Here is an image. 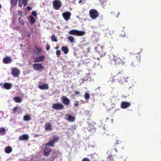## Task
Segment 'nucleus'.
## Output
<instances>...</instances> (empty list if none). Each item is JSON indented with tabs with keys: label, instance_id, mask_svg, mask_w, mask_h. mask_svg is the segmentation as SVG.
Listing matches in <instances>:
<instances>
[{
	"label": "nucleus",
	"instance_id": "f257e3e1",
	"mask_svg": "<svg viewBox=\"0 0 161 161\" xmlns=\"http://www.w3.org/2000/svg\"><path fill=\"white\" fill-rule=\"evenodd\" d=\"M109 62L112 65H116L117 66H123L125 63V58H121L112 54L109 55Z\"/></svg>",
	"mask_w": 161,
	"mask_h": 161
},
{
	"label": "nucleus",
	"instance_id": "f03ea898",
	"mask_svg": "<svg viewBox=\"0 0 161 161\" xmlns=\"http://www.w3.org/2000/svg\"><path fill=\"white\" fill-rule=\"evenodd\" d=\"M129 77H126V79L125 78L124 75L123 74L119 73L115 76H113L110 79L109 82L111 83L118 81L119 83H122L124 82L128 81Z\"/></svg>",
	"mask_w": 161,
	"mask_h": 161
},
{
	"label": "nucleus",
	"instance_id": "7ed1b4c3",
	"mask_svg": "<svg viewBox=\"0 0 161 161\" xmlns=\"http://www.w3.org/2000/svg\"><path fill=\"white\" fill-rule=\"evenodd\" d=\"M28 0H19V6L21 7L23 4H24V6L25 7L28 4ZM17 2V0H11L10 1L11 4L13 6H15Z\"/></svg>",
	"mask_w": 161,
	"mask_h": 161
},
{
	"label": "nucleus",
	"instance_id": "20e7f679",
	"mask_svg": "<svg viewBox=\"0 0 161 161\" xmlns=\"http://www.w3.org/2000/svg\"><path fill=\"white\" fill-rule=\"evenodd\" d=\"M68 33L69 34L77 36H82L86 34L84 31H80L77 30H72L70 31Z\"/></svg>",
	"mask_w": 161,
	"mask_h": 161
},
{
	"label": "nucleus",
	"instance_id": "39448f33",
	"mask_svg": "<svg viewBox=\"0 0 161 161\" xmlns=\"http://www.w3.org/2000/svg\"><path fill=\"white\" fill-rule=\"evenodd\" d=\"M90 17L92 19H95L98 16V13L96 9H91L89 12Z\"/></svg>",
	"mask_w": 161,
	"mask_h": 161
},
{
	"label": "nucleus",
	"instance_id": "423d86ee",
	"mask_svg": "<svg viewBox=\"0 0 161 161\" xmlns=\"http://www.w3.org/2000/svg\"><path fill=\"white\" fill-rule=\"evenodd\" d=\"M32 66L33 69L36 71H41L44 69L43 65L40 63H34Z\"/></svg>",
	"mask_w": 161,
	"mask_h": 161
},
{
	"label": "nucleus",
	"instance_id": "0eeeda50",
	"mask_svg": "<svg viewBox=\"0 0 161 161\" xmlns=\"http://www.w3.org/2000/svg\"><path fill=\"white\" fill-rule=\"evenodd\" d=\"M64 106L61 103H55L53 104L52 108L54 109L58 110H61L64 108Z\"/></svg>",
	"mask_w": 161,
	"mask_h": 161
},
{
	"label": "nucleus",
	"instance_id": "6e6552de",
	"mask_svg": "<svg viewBox=\"0 0 161 161\" xmlns=\"http://www.w3.org/2000/svg\"><path fill=\"white\" fill-rule=\"evenodd\" d=\"M62 5L61 3L58 0H55L53 2V6L54 8L56 10L59 9Z\"/></svg>",
	"mask_w": 161,
	"mask_h": 161
},
{
	"label": "nucleus",
	"instance_id": "1a4fd4ad",
	"mask_svg": "<svg viewBox=\"0 0 161 161\" xmlns=\"http://www.w3.org/2000/svg\"><path fill=\"white\" fill-rule=\"evenodd\" d=\"M59 140V137H57L53 138L51 141L46 144V146L53 147L55 143L58 142Z\"/></svg>",
	"mask_w": 161,
	"mask_h": 161
},
{
	"label": "nucleus",
	"instance_id": "9d476101",
	"mask_svg": "<svg viewBox=\"0 0 161 161\" xmlns=\"http://www.w3.org/2000/svg\"><path fill=\"white\" fill-rule=\"evenodd\" d=\"M12 74L15 77H17L19 75L20 71L19 70L16 68H13L12 69Z\"/></svg>",
	"mask_w": 161,
	"mask_h": 161
},
{
	"label": "nucleus",
	"instance_id": "9b49d317",
	"mask_svg": "<svg viewBox=\"0 0 161 161\" xmlns=\"http://www.w3.org/2000/svg\"><path fill=\"white\" fill-rule=\"evenodd\" d=\"M62 15L64 19L66 21H68L70 18L71 13L69 11H66L63 13Z\"/></svg>",
	"mask_w": 161,
	"mask_h": 161
},
{
	"label": "nucleus",
	"instance_id": "f8f14e48",
	"mask_svg": "<svg viewBox=\"0 0 161 161\" xmlns=\"http://www.w3.org/2000/svg\"><path fill=\"white\" fill-rule=\"evenodd\" d=\"M61 101L63 103L66 105H69L70 103V100L69 99L65 96L62 97Z\"/></svg>",
	"mask_w": 161,
	"mask_h": 161
},
{
	"label": "nucleus",
	"instance_id": "ddd939ff",
	"mask_svg": "<svg viewBox=\"0 0 161 161\" xmlns=\"http://www.w3.org/2000/svg\"><path fill=\"white\" fill-rule=\"evenodd\" d=\"M130 105V103L128 102H122L121 104V107L123 109H125Z\"/></svg>",
	"mask_w": 161,
	"mask_h": 161
},
{
	"label": "nucleus",
	"instance_id": "4468645a",
	"mask_svg": "<svg viewBox=\"0 0 161 161\" xmlns=\"http://www.w3.org/2000/svg\"><path fill=\"white\" fill-rule=\"evenodd\" d=\"M136 59L134 60V61L131 64L133 66L137 65L140 62L141 58L140 56L136 57Z\"/></svg>",
	"mask_w": 161,
	"mask_h": 161
},
{
	"label": "nucleus",
	"instance_id": "2eb2a0df",
	"mask_svg": "<svg viewBox=\"0 0 161 161\" xmlns=\"http://www.w3.org/2000/svg\"><path fill=\"white\" fill-rule=\"evenodd\" d=\"M12 62L11 58L8 56H6L3 59V62L5 64H9Z\"/></svg>",
	"mask_w": 161,
	"mask_h": 161
},
{
	"label": "nucleus",
	"instance_id": "dca6fc26",
	"mask_svg": "<svg viewBox=\"0 0 161 161\" xmlns=\"http://www.w3.org/2000/svg\"><path fill=\"white\" fill-rule=\"evenodd\" d=\"M3 87L6 90H9L12 87V85L11 83L5 82L3 84Z\"/></svg>",
	"mask_w": 161,
	"mask_h": 161
},
{
	"label": "nucleus",
	"instance_id": "f3484780",
	"mask_svg": "<svg viewBox=\"0 0 161 161\" xmlns=\"http://www.w3.org/2000/svg\"><path fill=\"white\" fill-rule=\"evenodd\" d=\"M45 130H46L51 131L52 130V124L49 123H47L45 125Z\"/></svg>",
	"mask_w": 161,
	"mask_h": 161
},
{
	"label": "nucleus",
	"instance_id": "a211bd4d",
	"mask_svg": "<svg viewBox=\"0 0 161 161\" xmlns=\"http://www.w3.org/2000/svg\"><path fill=\"white\" fill-rule=\"evenodd\" d=\"M45 56L43 55H42L39 57L36 58L34 60V62L36 63L41 62L45 59Z\"/></svg>",
	"mask_w": 161,
	"mask_h": 161
},
{
	"label": "nucleus",
	"instance_id": "6ab92c4d",
	"mask_svg": "<svg viewBox=\"0 0 161 161\" xmlns=\"http://www.w3.org/2000/svg\"><path fill=\"white\" fill-rule=\"evenodd\" d=\"M52 150L51 148L46 147L44 151V155L45 156H48L51 152Z\"/></svg>",
	"mask_w": 161,
	"mask_h": 161
},
{
	"label": "nucleus",
	"instance_id": "aec40b11",
	"mask_svg": "<svg viewBox=\"0 0 161 161\" xmlns=\"http://www.w3.org/2000/svg\"><path fill=\"white\" fill-rule=\"evenodd\" d=\"M29 139V136L27 135H22L19 137V139L20 141L27 140Z\"/></svg>",
	"mask_w": 161,
	"mask_h": 161
},
{
	"label": "nucleus",
	"instance_id": "412c9836",
	"mask_svg": "<svg viewBox=\"0 0 161 161\" xmlns=\"http://www.w3.org/2000/svg\"><path fill=\"white\" fill-rule=\"evenodd\" d=\"M38 88L41 90L48 89L49 88V86L47 84H44L42 85H39Z\"/></svg>",
	"mask_w": 161,
	"mask_h": 161
},
{
	"label": "nucleus",
	"instance_id": "4be33fe9",
	"mask_svg": "<svg viewBox=\"0 0 161 161\" xmlns=\"http://www.w3.org/2000/svg\"><path fill=\"white\" fill-rule=\"evenodd\" d=\"M75 120V118L74 116H72L71 115H69L68 116L67 118V120L69 122H74Z\"/></svg>",
	"mask_w": 161,
	"mask_h": 161
},
{
	"label": "nucleus",
	"instance_id": "5701e85b",
	"mask_svg": "<svg viewBox=\"0 0 161 161\" xmlns=\"http://www.w3.org/2000/svg\"><path fill=\"white\" fill-rule=\"evenodd\" d=\"M12 151V149L10 147L8 146L6 147L5 148V151L7 154H9L11 153Z\"/></svg>",
	"mask_w": 161,
	"mask_h": 161
},
{
	"label": "nucleus",
	"instance_id": "b1692460",
	"mask_svg": "<svg viewBox=\"0 0 161 161\" xmlns=\"http://www.w3.org/2000/svg\"><path fill=\"white\" fill-rule=\"evenodd\" d=\"M90 156L91 157V159L93 161H96L97 160L98 156L96 154H90Z\"/></svg>",
	"mask_w": 161,
	"mask_h": 161
},
{
	"label": "nucleus",
	"instance_id": "393cba45",
	"mask_svg": "<svg viewBox=\"0 0 161 161\" xmlns=\"http://www.w3.org/2000/svg\"><path fill=\"white\" fill-rule=\"evenodd\" d=\"M61 49L62 51H63L65 54H67L69 52V49L66 47L63 46L61 47Z\"/></svg>",
	"mask_w": 161,
	"mask_h": 161
},
{
	"label": "nucleus",
	"instance_id": "a878e982",
	"mask_svg": "<svg viewBox=\"0 0 161 161\" xmlns=\"http://www.w3.org/2000/svg\"><path fill=\"white\" fill-rule=\"evenodd\" d=\"M31 119V118L30 116L27 114L23 117V120L25 121H29Z\"/></svg>",
	"mask_w": 161,
	"mask_h": 161
},
{
	"label": "nucleus",
	"instance_id": "bb28decb",
	"mask_svg": "<svg viewBox=\"0 0 161 161\" xmlns=\"http://www.w3.org/2000/svg\"><path fill=\"white\" fill-rule=\"evenodd\" d=\"M14 100L15 103H20L21 102L22 100L19 97H15L14 98Z\"/></svg>",
	"mask_w": 161,
	"mask_h": 161
},
{
	"label": "nucleus",
	"instance_id": "cd10ccee",
	"mask_svg": "<svg viewBox=\"0 0 161 161\" xmlns=\"http://www.w3.org/2000/svg\"><path fill=\"white\" fill-rule=\"evenodd\" d=\"M6 133L5 129L3 127L0 128V134L1 135H4Z\"/></svg>",
	"mask_w": 161,
	"mask_h": 161
},
{
	"label": "nucleus",
	"instance_id": "c85d7f7f",
	"mask_svg": "<svg viewBox=\"0 0 161 161\" xmlns=\"http://www.w3.org/2000/svg\"><path fill=\"white\" fill-rule=\"evenodd\" d=\"M29 17L30 18V23L31 24L34 23L36 21L35 18L31 15H30Z\"/></svg>",
	"mask_w": 161,
	"mask_h": 161
},
{
	"label": "nucleus",
	"instance_id": "c756f323",
	"mask_svg": "<svg viewBox=\"0 0 161 161\" xmlns=\"http://www.w3.org/2000/svg\"><path fill=\"white\" fill-rule=\"evenodd\" d=\"M112 155H109L107 157V160L106 161H114Z\"/></svg>",
	"mask_w": 161,
	"mask_h": 161
},
{
	"label": "nucleus",
	"instance_id": "7c9ffc66",
	"mask_svg": "<svg viewBox=\"0 0 161 161\" xmlns=\"http://www.w3.org/2000/svg\"><path fill=\"white\" fill-rule=\"evenodd\" d=\"M51 38L52 41L54 42H57V37H56L55 36L53 35L51 36Z\"/></svg>",
	"mask_w": 161,
	"mask_h": 161
},
{
	"label": "nucleus",
	"instance_id": "2f4dec72",
	"mask_svg": "<svg viewBox=\"0 0 161 161\" xmlns=\"http://www.w3.org/2000/svg\"><path fill=\"white\" fill-rule=\"evenodd\" d=\"M19 22L21 25H24V24H25V21H24V20L22 19L21 17H20L19 18Z\"/></svg>",
	"mask_w": 161,
	"mask_h": 161
},
{
	"label": "nucleus",
	"instance_id": "473e14b6",
	"mask_svg": "<svg viewBox=\"0 0 161 161\" xmlns=\"http://www.w3.org/2000/svg\"><path fill=\"white\" fill-rule=\"evenodd\" d=\"M25 33L26 36H27V37L30 38L31 37V34L30 32L29 31L25 30Z\"/></svg>",
	"mask_w": 161,
	"mask_h": 161
},
{
	"label": "nucleus",
	"instance_id": "72a5a7b5",
	"mask_svg": "<svg viewBox=\"0 0 161 161\" xmlns=\"http://www.w3.org/2000/svg\"><path fill=\"white\" fill-rule=\"evenodd\" d=\"M68 39L69 41L71 42H74V39L73 36H69L68 37Z\"/></svg>",
	"mask_w": 161,
	"mask_h": 161
},
{
	"label": "nucleus",
	"instance_id": "f704fd0d",
	"mask_svg": "<svg viewBox=\"0 0 161 161\" xmlns=\"http://www.w3.org/2000/svg\"><path fill=\"white\" fill-rule=\"evenodd\" d=\"M90 96L89 94L88 93H86L84 95V97L86 99H89Z\"/></svg>",
	"mask_w": 161,
	"mask_h": 161
},
{
	"label": "nucleus",
	"instance_id": "c9c22d12",
	"mask_svg": "<svg viewBox=\"0 0 161 161\" xmlns=\"http://www.w3.org/2000/svg\"><path fill=\"white\" fill-rule=\"evenodd\" d=\"M35 48L37 50V53H39L42 52V49L40 48H38L37 47H36Z\"/></svg>",
	"mask_w": 161,
	"mask_h": 161
},
{
	"label": "nucleus",
	"instance_id": "e433bc0d",
	"mask_svg": "<svg viewBox=\"0 0 161 161\" xmlns=\"http://www.w3.org/2000/svg\"><path fill=\"white\" fill-rule=\"evenodd\" d=\"M33 53L34 54L33 56L35 58H36L38 56V53L36 52V50L34 51Z\"/></svg>",
	"mask_w": 161,
	"mask_h": 161
},
{
	"label": "nucleus",
	"instance_id": "4c0bfd02",
	"mask_svg": "<svg viewBox=\"0 0 161 161\" xmlns=\"http://www.w3.org/2000/svg\"><path fill=\"white\" fill-rule=\"evenodd\" d=\"M19 108L18 107H15L13 109V111L12 113L13 114H15L16 112L17 111V110Z\"/></svg>",
	"mask_w": 161,
	"mask_h": 161
},
{
	"label": "nucleus",
	"instance_id": "58836bf2",
	"mask_svg": "<svg viewBox=\"0 0 161 161\" xmlns=\"http://www.w3.org/2000/svg\"><path fill=\"white\" fill-rule=\"evenodd\" d=\"M74 105L76 107H78L79 105V102L78 101H75V103L74 104Z\"/></svg>",
	"mask_w": 161,
	"mask_h": 161
},
{
	"label": "nucleus",
	"instance_id": "ea45409f",
	"mask_svg": "<svg viewBox=\"0 0 161 161\" xmlns=\"http://www.w3.org/2000/svg\"><path fill=\"white\" fill-rule=\"evenodd\" d=\"M61 51L60 50H57L56 52V54L57 55H59L61 54Z\"/></svg>",
	"mask_w": 161,
	"mask_h": 161
},
{
	"label": "nucleus",
	"instance_id": "a19ab883",
	"mask_svg": "<svg viewBox=\"0 0 161 161\" xmlns=\"http://www.w3.org/2000/svg\"><path fill=\"white\" fill-rule=\"evenodd\" d=\"M81 161H90V160L87 158H83Z\"/></svg>",
	"mask_w": 161,
	"mask_h": 161
},
{
	"label": "nucleus",
	"instance_id": "79ce46f5",
	"mask_svg": "<svg viewBox=\"0 0 161 161\" xmlns=\"http://www.w3.org/2000/svg\"><path fill=\"white\" fill-rule=\"evenodd\" d=\"M31 14L34 16H36L37 15L35 11H33L31 13Z\"/></svg>",
	"mask_w": 161,
	"mask_h": 161
},
{
	"label": "nucleus",
	"instance_id": "37998d69",
	"mask_svg": "<svg viewBox=\"0 0 161 161\" xmlns=\"http://www.w3.org/2000/svg\"><path fill=\"white\" fill-rule=\"evenodd\" d=\"M46 47L47 50V51L49 50L50 49V45H49L47 44L46 46Z\"/></svg>",
	"mask_w": 161,
	"mask_h": 161
},
{
	"label": "nucleus",
	"instance_id": "c03bdc74",
	"mask_svg": "<svg viewBox=\"0 0 161 161\" xmlns=\"http://www.w3.org/2000/svg\"><path fill=\"white\" fill-rule=\"evenodd\" d=\"M122 32H124H124V31H122ZM120 36H121L122 37H124V36H126V35H125V33H122V34H120Z\"/></svg>",
	"mask_w": 161,
	"mask_h": 161
},
{
	"label": "nucleus",
	"instance_id": "a18cd8bd",
	"mask_svg": "<svg viewBox=\"0 0 161 161\" xmlns=\"http://www.w3.org/2000/svg\"><path fill=\"white\" fill-rule=\"evenodd\" d=\"M75 95H78L80 94V91H76L75 92Z\"/></svg>",
	"mask_w": 161,
	"mask_h": 161
},
{
	"label": "nucleus",
	"instance_id": "49530a36",
	"mask_svg": "<svg viewBox=\"0 0 161 161\" xmlns=\"http://www.w3.org/2000/svg\"><path fill=\"white\" fill-rule=\"evenodd\" d=\"M27 8L28 10L29 11L32 9V8L28 6L27 7Z\"/></svg>",
	"mask_w": 161,
	"mask_h": 161
},
{
	"label": "nucleus",
	"instance_id": "de8ad7c7",
	"mask_svg": "<svg viewBox=\"0 0 161 161\" xmlns=\"http://www.w3.org/2000/svg\"><path fill=\"white\" fill-rule=\"evenodd\" d=\"M19 14L20 16L21 17L22 16V13L21 11L19 12Z\"/></svg>",
	"mask_w": 161,
	"mask_h": 161
},
{
	"label": "nucleus",
	"instance_id": "09e8293b",
	"mask_svg": "<svg viewBox=\"0 0 161 161\" xmlns=\"http://www.w3.org/2000/svg\"><path fill=\"white\" fill-rule=\"evenodd\" d=\"M58 48H59L58 46H57L55 47V49H58Z\"/></svg>",
	"mask_w": 161,
	"mask_h": 161
},
{
	"label": "nucleus",
	"instance_id": "8fccbe9b",
	"mask_svg": "<svg viewBox=\"0 0 161 161\" xmlns=\"http://www.w3.org/2000/svg\"><path fill=\"white\" fill-rule=\"evenodd\" d=\"M120 14V13L119 12H118V14H117V17H118L119 15Z\"/></svg>",
	"mask_w": 161,
	"mask_h": 161
},
{
	"label": "nucleus",
	"instance_id": "3c124183",
	"mask_svg": "<svg viewBox=\"0 0 161 161\" xmlns=\"http://www.w3.org/2000/svg\"><path fill=\"white\" fill-rule=\"evenodd\" d=\"M82 0H80L79 1V3H81L82 2Z\"/></svg>",
	"mask_w": 161,
	"mask_h": 161
},
{
	"label": "nucleus",
	"instance_id": "603ef678",
	"mask_svg": "<svg viewBox=\"0 0 161 161\" xmlns=\"http://www.w3.org/2000/svg\"><path fill=\"white\" fill-rule=\"evenodd\" d=\"M119 141H117V142H116V144H118L119 143Z\"/></svg>",
	"mask_w": 161,
	"mask_h": 161
},
{
	"label": "nucleus",
	"instance_id": "864d4df0",
	"mask_svg": "<svg viewBox=\"0 0 161 161\" xmlns=\"http://www.w3.org/2000/svg\"><path fill=\"white\" fill-rule=\"evenodd\" d=\"M2 85H3V84H2V83H0V86H2Z\"/></svg>",
	"mask_w": 161,
	"mask_h": 161
},
{
	"label": "nucleus",
	"instance_id": "5fc2aeb1",
	"mask_svg": "<svg viewBox=\"0 0 161 161\" xmlns=\"http://www.w3.org/2000/svg\"><path fill=\"white\" fill-rule=\"evenodd\" d=\"M2 7V6L1 5V4H0V8H1Z\"/></svg>",
	"mask_w": 161,
	"mask_h": 161
},
{
	"label": "nucleus",
	"instance_id": "6e6d98bb",
	"mask_svg": "<svg viewBox=\"0 0 161 161\" xmlns=\"http://www.w3.org/2000/svg\"><path fill=\"white\" fill-rule=\"evenodd\" d=\"M102 2H103V3H104V1H103V2L102 1Z\"/></svg>",
	"mask_w": 161,
	"mask_h": 161
},
{
	"label": "nucleus",
	"instance_id": "4d7b16f0",
	"mask_svg": "<svg viewBox=\"0 0 161 161\" xmlns=\"http://www.w3.org/2000/svg\"><path fill=\"white\" fill-rule=\"evenodd\" d=\"M115 150L116 151V152H117V150L116 149H115Z\"/></svg>",
	"mask_w": 161,
	"mask_h": 161
},
{
	"label": "nucleus",
	"instance_id": "13d9d810",
	"mask_svg": "<svg viewBox=\"0 0 161 161\" xmlns=\"http://www.w3.org/2000/svg\"><path fill=\"white\" fill-rule=\"evenodd\" d=\"M107 119H108V118H107Z\"/></svg>",
	"mask_w": 161,
	"mask_h": 161
},
{
	"label": "nucleus",
	"instance_id": "bf43d9fd",
	"mask_svg": "<svg viewBox=\"0 0 161 161\" xmlns=\"http://www.w3.org/2000/svg\"><path fill=\"white\" fill-rule=\"evenodd\" d=\"M107 119H108V118H107Z\"/></svg>",
	"mask_w": 161,
	"mask_h": 161
}]
</instances>
